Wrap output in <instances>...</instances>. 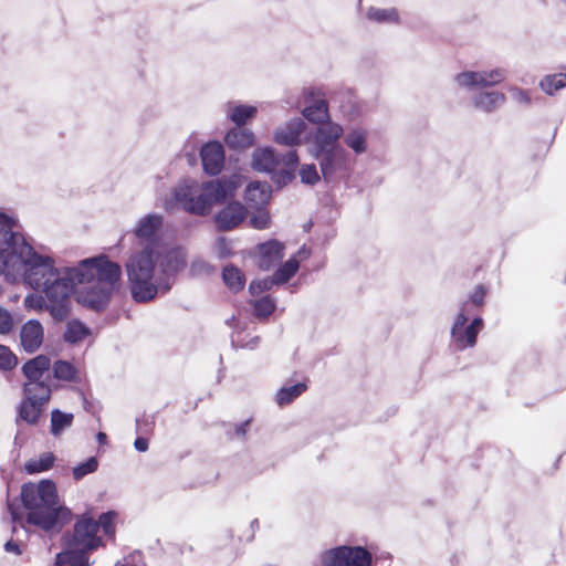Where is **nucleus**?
Returning <instances> with one entry per match:
<instances>
[{"label": "nucleus", "mask_w": 566, "mask_h": 566, "mask_svg": "<svg viewBox=\"0 0 566 566\" xmlns=\"http://www.w3.org/2000/svg\"><path fill=\"white\" fill-rule=\"evenodd\" d=\"M42 403L23 399L20 405L19 416L22 420L30 424H35L43 410Z\"/></svg>", "instance_id": "33"}, {"label": "nucleus", "mask_w": 566, "mask_h": 566, "mask_svg": "<svg viewBox=\"0 0 566 566\" xmlns=\"http://www.w3.org/2000/svg\"><path fill=\"white\" fill-rule=\"evenodd\" d=\"M97 439H98V441L102 443V442H104V441H105V439H106V434H105V433H103V432H99V433L97 434Z\"/></svg>", "instance_id": "57"}, {"label": "nucleus", "mask_w": 566, "mask_h": 566, "mask_svg": "<svg viewBox=\"0 0 566 566\" xmlns=\"http://www.w3.org/2000/svg\"><path fill=\"white\" fill-rule=\"evenodd\" d=\"M270 197L271 187L266 182L252 181L247 186L245 200L254 208L266 205Z\"/></svg>", "instance_id": "23"}, {"label": "nucleus", "mask_w": 566, "mask_h": 566, "mask_svg": "<svg viewBox=\"0 0 566 566\" xmlns=\"http://www.w3.org/2000/svg\"><path fill=\"white\" fill-rule=\"evenodd\" d=\"M186 265L182 248H169L166 253L155 252L150 247L133 251L124 264L132 298L147 303L167 294Z\"/></svg>", "instance_id": "2"}, {"label": "nucleus", "mask_w": 566, "mask_h": 566, "mask_svg": "<svg viewBox=\"0 0 566 566\" xmlns=\"http://www.w3.org/2000/svg\"><path fill=\"white\" fill-rule=\"evenodd\" d=\"M259 337H254L250 343L241 345V347L254 348L258 344Z\"/></svg>", "instance_id": "56"}, {"label": "nucleus", "mask_w": 566, "mask_h": 566, "mask_svg": "<svg viewBox=\"0 0 566 566\" xmlns=\"http://www.w3.org/2000/svg\"><path fill=\"white\" fill-rule=\"evenodd\" d=\"M224 142L232 149H244L252 146L254 134L250 129L234 127L227 133Z\"/></svg>", "instance_id": "27"}, {"label": "nucleus", "mask_w": 566, "mask_h": 566, "mask_svg": "<svg viewBox=\"0 0 566 566\" xmlns=\"http://www.w3.org/2000/svg\"><path fill=\"white\" fill-rule=\"evenodd\" d=\"M24 399L45 405L51 397V388L43 380H28L23 385Z\"/></svg>", "instance_id": "24"}, {"label": "nucleus", "mask_w": 566, "mask_h": 566, "mask_svg": "<svg viewBox=\"0 0 566 566\" xmlns=\"http://www.w3.org/2000/svg\"><path fill=\"white\" fill-rule=\"evenodd\" d=\"M164 217L159 213H148L138 219L133 234L142 244V248H151L155 252L166 253L169 249L165 247L161 230Z\"/></svg>", "instance_id": "9"}, {"label": "nucleus", "mask_w": 566, "mask_h": 566, "mask_svg": "<svg viewBox=\"0 0 566 566\" xmlns=\"http://www.w3.org/2000/svg\"><path fill=\"white\" fill-rule=\"evenodd\" d=\"M322 566H371L373 555L363 546L340 545L319 555Z\"/></svg>", "instance_id": "8"}, {"label": "nucleus", "mask_w": 566, "mask_h": 566, "mask_svg": "<svg viewBox=\"0 0 566 566\" xmlns=\"http://www.w3.org/2000/svg\"><path fill=\"white\" fill-rule=\"evenodd\" d=\"M206 264L203 262H196L192 264V270L195 271L197 269V266H205Z\"/></svg>", "instance_id": "61"}, {"label": "nucleus", "mask_w": 566, "mask_h": 566, "mask_svg": "<svg viewBox=\"0 0 566 566\" xmlns=\"http://www.w3.org/2000/svg\"><path fill=\"white\" fill-rule=\"evenodd\" d=\"M245 218V207L238 201H233L216 214L214 221L220 230L229 231L237 228Z\"/></svg>", "instance_id": "17"}, {"label": "nucleus", "mask_w": 566, "mask_h": 566, "mask_svg": "<svg viewBox=\"0 0 566 566\" xmlns=\"http://www.w3.org/2000/svg\"><path fill=\"white\" fill-rule=\"evenodd\" d=\"M44 329L42 324L36 319L27 321L20 329V345L28 354H33L43 344Z\"/></svg>", "instance_id": "15"}, {"label": "nucleus", "mask_w": 566, "mask_h": 566, "mask_svg": "<svg viewBox=\"0 0 566 566\" xmlns=\"http://www.w3.org/2000/svg\"><path fill=\"white\" fill-rule=\"evenodd\" d=\"M227 116L237 125L242 126L249 119L255 117L258 108L252 105L235 104L230 102L226 105Z\"/></svg>", "instance_id": "26"}, {"label": "nucleus", "mask_w": 566, "mask_h": 566, "mask_svg": "<svg viewBox=\"0 0 566 566\" xmlns=\"http://www.w3.org/2000/svg\"><path fill=\"white\" fill-rule=\"evenodd\" d=\"M274 285H277V283L274 281V275H271L261 280L252 281L249 290L251 294L256 295L271 290Z\"/></svg>", "instance_id": "45"}, {"label": "nucleus", "mask_w": 566, "mask_h": 566, "mask_svg": "<svg viewBox=\"0 0 566 566\" xmlns=\"http://www.w3.org/2000/svg\"><path fill=\"white\" fill-rule=\"evenodd\" d=\"M98 524L91 517L83 516L75 523L69 539V547L78 551H94L102 539L97 536Z\"/></svg>", "instance_id": "12"}, {"label": "nucleus", "mask_w": 566, "mask_h": 566, "mask_svg": "<svg viewBox=\"0 0 566 566\" xmlns=\"http://www.w3.org/2000/svg\"><path fill=\"white\" fill-rule=\"evenodd\" d=\"M298 269V260L295 258H291L273 273L274 281H276L277 285H283L297 273Z\"/></svg>", "instance_id": "34"}, {"label": "nucleus", "mask_w": 566, "mask_h": 566, "mask_svg": "<svg viewBox=\"0 0 566 566\" xmlns=\"http://www.w3.org/2000/svg\"><path fill=\"white\" fill-rule=\"evenodd\" d=\"M216 250L219 258H227L231 254V242L221 237L217 240Z\"/></svg>", "instance_id": "50"}, {"label": "nucleus", "mask_w": 566, "mask_h": 566, "mask_svg": "<svg viewBox=\"0 0 566 566\" xmlns=\"http://www.w3.org/2000/svg\"><path fill=\"white\" fill-rule=\"evenodd\" d=\"M116 516L117 514L114 511H108L101 514L98 521H96L98 528L102 527L105 535L114 536Z\"/></svg>", "instance_id": "43"}, {"label": "nucleus", "mask_w": 566, "mask_h": 566, "mask_svg": "<svg viewBox=\"0 0 566 566\" xmlns=\"http://www.w3.org/2000/svg\"><path fill=\"white\" fill-rule=\"evenodd\" d=\"M368 20L377 23H398L399 14L395 8L370 7L366 13Z\"/></svg>", "instance_id": "30"}, {"label": "nucleus", "mask_w": 566, "mask_h": 566, "mask_svg": "<svg viewBox=\"0 0 566 566\" xmlns=\"http://www.w3.org/2000/svg\"><path fill=\"white\" fill-rule=\"evenodd\" d=\"M54 566H66V565H60V564L57 563V558H56V559H55V565H54Z\"/></svg>", "instance_id": "63"}, {"label": "nucleus", "mask_w": 566, "mask_h": 566, "mask_svg": "<svg viewBox=\"0 0 566 566\" xmlns=\"http://www.w3.org/2000/svg\"><path fill=\"white\" fill-rule=\"evenodd\" d=\"M467 310L458 313L451 327V339L457 349L463 350L475 346L478 334L483 327V319L475 315L468 324L471 316H467Z\"/></svg>", "instance_id": "11"}, {"label": "nucleus", "mask_w": 566, "mask_h": 566, "mask_svg": "<svg viewBox=\"0 0 566 566\" xmlns=\"http://www.w3.org/2000/svg\"><path fill=\"white\" fill-rule=\"evenodd\" d=\"M90 335V328L80 321H71L66 325L64 339L67 343L76 344Z\"/></svg>", "instance_id": "32"}, {"label": "nucleus", "mask_w": 566, "mask_h": 566, "mask_svg": "<svg viewBox=\"0 0 566 566\" xmlns=\"http://www.w3.org/2000/svg\"><path fill=\"white\" fill-rule=\"evenodd\" d=\"M86 552L87 551L70 548L66 552L57 554V563L66 566H87L88 557Z\"/></svg>", "instance_id": "31"}, {"label": "nucleus", "mask_w": 566, "mask_h": 566, "mask_svg": "<svg viewBox=\"0 0 566 566\" xmlns=\"http://www.w3.org/2000/svg\"><path fill=\"white\" fill-rule=\"evenodd\" d=\"M134 447L139 452H145L148 450V440L144 437H138L135 442Z\"/></svg>", "instance_id": "53"}, {"label": "nucleus", "mask_w": 566, "mask_h": 566, "mask_svg": "<svg viewBox=\"0 0 566 566\" xmlns=\"http://www.w3.org/2000/svg\"><path fill=\"white\" fill-rule=\"evenodd\" d=\"M222 280L224 284L233 292L242 290L245 284L244 274L239 268L232 264L223 268Z\"/></svg>", "instance_id": "29"}, {"label": "nucleus", "mask_w": 566, "mask_h": 566, "mask_svg": "<svg viewBox=\"0 0 566 566\" xmlns=\"http://www.w3.org/2000/svg\"><path fill=\"white\" fill-rule=\"evenodd\" d=\"M129 560L127 558L124 559L123 563L120 562H117L115 566H129Z\"/></svg>", "instance_id": "58"}, {"label": "nucleus", "mask_w": 566, "mask_h": 566, "mask_svg": "<svg viewBox=\"0 0 566 566\" xmlns=\"http://www.w3.org/2000/svg\"><path fill=\"white\" fill-rule=\"evenodd\" d=\"M286 104L290 105L291 107H294V108H298L300 107V102H290V101H286Z\"/></svg>", "instance_id": "59"}, {"label": "nucleus", "mask_w": 566, "mask_h": 566, "mask_svg": "<svg viewBox=\"0 0 566 566\" xmlns=\"http://www.w3.org/2000/svg\"><path fill=\"white\" fill-rule=\"evenodd\" d=\"M279 169L280 170H279L277 175L274 176V181L279 186H284L293 179L294 175H293V171H291L289 169L280 168V167H279Z\"/></svg>", "instance_id": "51"}, {"label": "nucleus", "mask_w": 566, "mask_h": 566, "mask_svg": "<svg viewBox=\"0 0 566 566\" xmlns=\"http://www.w3.org/2000/svg\"><path fill=\"white\" fill-rule=\"evenodd\" d=\"M369 129L360 125H352L346 129L344 128L343 140L348 149L354 155L360 156L368 150L369 146Z\"/></svg>", "instance_id": "19"}, {"label": "nucleus", "mask_w": 566, "mask_h": 566, "mask_svg": "<svg viewBox=\"0 0 566 566\" xmlns=\"http://www.w3.org/2000/svg\"><path fill=\"white\" fill-rule=\"evenodd\" d=\"M270 223V216L266 211H260L250 219V224L256 230L268 229Z\"/></svg>", "instance_id": "48"}, {"label": "nucleus", "mask_w": 566, "mask_h": 566, "mask_svg": "<svg viewBox=\"0 0 566 566\" xmlns=\"http://www.w3.org/2000/svg\"><path fill=\"white\" fill-rule=\"evenodd\" d=\"M505 69L496 67L481 71H462L457 73L452 83L455 90L465 93L473 92L478 88L495 86L506 78Z\"/></svg>", "instance_id": "7"}, {"label": "nucleus", "mask_w": 566, "mask_h": 566, "mask_svg": "<svg viewBox=\"0 0 566 566\" xmlns=\"http://www.w3.org/2000/svg\"><path fill=\"white\" fill-rule=\"evenodd\" d=\"M52 373L56 380L76 384L81 382L80 369L67 360H55L52 365Z\"/></svg>", "instance_id": "25"}, {"label": "nucleus", "mask_w": 566, "mask_h": 566, "mask_svg": "<svg viewBox=\"0 0 566 566\" xmlns=\"http://www.w3.org/2000/svg\"><path fill=\"white\" fill-rule=\"evenodd\" d=\"M511 97L514 102L521 105L528 106L532 103V98L530 93L526 90L520 88L517 86H511L509 88Z\"/></svg>", "instance_id": "47"}, {"label": "nucleus", "mask_w": 566, "mask_h": 566, "mask_svg": "<svg viewBox=\"0 0 566 566\" xmlns=\"http://www.w3.org/2000/svg\"><path fill=\"white\" fill-rule=\"evenodd\" d=\"M322 174L319 175L314 164L303 165L300 169V178L303 184L315 185L319 181Z\"/></svg>", "instance_id": "41"}, {"label": "nucleus", "mask_w": 566, "mask_h": 566, "mask_svg": "<svg viewBox=\"0 0 566 566\" xmlns=\"http://www.w3.org/2000/svg\"><path fill=\"white\" fill-rule=\"evenodd\" d=\"M306 390L304 382H297L291 386L282 387L276 394V402L280 406L291 403L294 399L301 396Z\"/></svg>", "instance_id": "37"}, {"label": "nucleus", "mask_w": 566, "mask_h": 566, "mask_svg": "<svg viewBox=\"0 0 566 566\" xmlns=\"http://www.w3.org/2000/svg\"><path fill=\"white\" fill-rule=\"evenodd\" d=\"M21 500L27 511V523L45 532H59L71 518V511L60 504L56 486L50 480L23 484Z\"/></svg>", "instance_id": "4"}, {"label": "nucleus", "mask_w": 566, "mask_h": 566, "mask_svg": "<svg viewBox=\"0 0 566 566\" xmlns=\"http://www.w3.org/2000/svg\"><path fill=\"white\" fill-rule=\"evenodd\" d=\"M73 422V413L62 412L59 409L51 411V433L60 436Z\"/></svg>", "instance_id": "36"}, {"label": "nucleus", "mask_w": 566, "mask_h": 566, "mask_svg": "<svg viewBox=\"0 0 566 566\" xmlns=\"http://www.w3.org/2000/svg\"><path fill=\"white\" fill-rule=\"evenodd\" d=\"M340 112L348 119H356L364 113V105L354 96H348L347 102L340 105Z\"/></svg>", "instance_id": "39"}, {"label": "nucleus", "mask_w": 566, "mask_h": 566, "mask_svg": "<svg viewBox=\"0 0 566 566\" xmlns=\"http://www.w3.org/2000/svg\"><path fill=\"white\" fill-rule=\"evenodd\" d=\"M51 368V359L46 355H38L22 366V373L28 380H42L43 375Z\"/></svg>", "instance_id": "22"}, {"label": "nucleus", "mask_w": 566, "mask_h": 566, "mask_svg": "<svg viewBox=\"0 0 566 566\" xmlns=\"http://www.w3.org/2000/svg\"><path fill=\"white\" fill-rule=\"evenodd\" d=\"M193 184V179H185L178 182L168 195L159 199L158 206L166 212L171 213L177 209H182L190 214L189 207L192 205Z\"/></svg>", "instance_id": "13"}, {"label": "nucleus", "mask_w": 566, "mask_h": 566, "mask_svg": "<svg viewBox=\"0 0 566 566\" xmlns=\"http://www.w3.org/2000/svg\"><path fill=\"white\" fill-rule=\"evenodd\" d=\"M566 85V75L565 74H553L546 75L541 82L539 87L543 92L548 95L555 94L557 91L562 90Z\"/></svg>", "instance_id": "38"}, {"label": "nucleus", "mask_w": 566, "mask_h": 566, "mask_svg": "<svg viewBox=\"0 0 566 566\" xmlns=\"http://www.w3.org/2000/svg\"><path fill=\"white\" fill-rule=\"evenodd\" d=\"M251 527H252V528L259 527V521H258V520H253V521L251 522Z\"/></svg>", "instance_id": "62"}, {"label": "nucleus", "mask_w": 566, "mask_h": 566, "mask_svg": "<svg viewBox=\"0 0 566 566\" xmlns=\"http://www.w3.org/2000/svg\"><path fill=\"white\" fill-rule=\"evenodd\" d=\"M506 101L505 94L496 91H482L472 97V105L474 108L492 113L502 106Z\"/></svg>", "instance_id": "21"}, {"label": "nucleus", "mask_w": 566, "mask_h": 566, "mask_svg": "<svg viewBox=\"0 0 566 566\" xmlns=\"http://www.w3.org/2000/svg\"><path fill=\"white\" fill-rule=\"evenodd\" d=\"M488 290L483 284H478L474 290L468 295V298L459 306V312L462 313L465 308L467 316H475L478 311L484 305Z\"/></svg>", "instance_id": "28"}, {"label": "nucleus", "mask_w": 566, "mask_h": 566, "mask_svg": "<svg viewBox=\"0 0 566 566\" xmlns=\"http://www.w3.org/2000/svg\"><path fill=\"white\" fill-rule=\"evenodd\" d=\"M8 270L22 271L25 284L45 293L53 306L55 317H63L65 308L61 304L76 283L90 282L98 275V286L86 287L78 294V301L93 307L103 305L112 282L118 277L119 269L106 255L80 261L75 266L59 268L55 260L36 252L20 232L17 217L0 207V274Z\"/></svg>", "instance_id": "1"}, {"label": "nucleus", "mask_w": 566, "mask_h": 566, "mask_svg": "<svg viewBox=\"0 0 566 566\" xmlns=\"http://www.w3.org/2000/svg\"><path fill=\"white\" fill-rule=\"evenodd\" d=\"M14 328V319L11 312L0 306V335H9Z\"/></svg>", "instance_id": "46"}, {"label": "nucleus", "mask_w": 566, "mask_h": 566, "mask_svg": "<svg viewBox=\"0 0 566 566\" xmlns=\"http://www.w3.org/2000/svg\"><path fill=\"white\" fill-rule=\"evenodd\" d=\"M238 187L235 179H214L205 182L195 180L192 205L190 214L197 217L208 216L214 203L222 202L233 196Z\"/></svg>", "instance_id": "5"}, {"label": "nucleus", "mask_w": 566, "mask_h": 566, "mask_svg": "<svg viewBox=\"0 0 566 566\" xmlns=\"http://www.w3.org/2000/svg\"><path fill=\"white\" fill-rule=\"evenodd\" d=\"M8 510H9V512H10L11 517H12V521H13L14 523H17V522H20V521H21V517L19 516V514H18L17 510L14 509V506H13L11 503H8Z\"/></svg>", "instance_id": "55"}, {"label": "nucleus", "mask_w": 566, "mask_h": 566, "mask_svg": "<svg viewBox=\"0 0 566 566\" xmlns=\"http://www.w3.org/2000/svg\"><path fill=\"white\" fill-rule=\"evenodd\" d=\"M298 164V155L296 150H290L284 156L280 157V166L281 168L289 169L294 171V168Z\"/></svg>", "instance_id": "49"}, {"label": "nucleus", "mask_w": 566, "mask_h": 566, "mask_svg": "<svg viewBox=\"0 0 566 566\" xmlns=\"http://www.w3.org/2000/svg\"><path fill=\"white\" fill-rule=\"evenodd\" d=\"M114 263L118 266V269H119V273H118V277H117L116 280H114V282H112V289H111V291H109V294H108V296H107L106 302H105L103 305L98 306V307H93V306H88V305H86V304H84V303H82V302H80V301H78V294H80L83 290H85L86 287L95 289V287H97V286H98V283H99L98 279H99V277H98V275H94V276L90 280V282L76 283V284L74 285V287H73L72 292L70 293V295H67V297L65 298V301H63V302L61 303V304L64 306V308H65V314L63 315V317H61V319L65 318V317H66V315H67V306H66V303H67V301H69L70 296H71L74 292L76 293V301H77L80 304H82L83 306H85V307H88V308H92V310H95V311H101V310H103V308H105V307H106V305L108 304V302H109V300H111V297H112L113 293H114V292H115V290L117 289V285H118L119 281H120V277H122V268H120V265H119L118 263H116V262H114ZM33 290H34V291H36L35 289H33ZM38 291L42 293V291H41V290H38ZM43 294H45V293L43 292ZM44 296H45V297H43L42 295H39V294H29V295L24 298V301H23V305H24V307H25L27 310H34V311H38V310H42V308L46 305V304H45V303H46V301H49V302H50V313H51V315L55 318V316H54V315H53V313H52V308H53V306H55V305H57V304H56V303H54V302H51V301L48 298V296H46V295H44ZM56 319H60V317H56Z\"/></svg>", "instance_id": "6"}, {"label": "nucleus", "mask_w": 566, "mask_h": 566, "mask_svg": "<svg viewBox=\"0 0 566 566\" xmlns=\"http://www.w3.org/2000/svg\"><path fill=\"white\" fill-rule=\"evenodd\" d=\"M304 107L302 108L303 117L316 128L327 126L329 123H335L331 119L328 102L325 93L317 87H307L303 90Z\"/></svg>", "instance_id": "10"}, {"label": "nucleus", "mask_w": 566, "mask_h": 566, "mask_svg": "<svg viewBox=\"0 0 566 566\" xmlns=\"http://www.w3.org/2000/svg\"><path fill=\"white\" fill-rule=\"evenodd\" d=\"M4 551L8 552V553H12L14 555H20L21 554V549H20L19 545L15 542H13V541H8L4 544Z\"/></svg>", "instance_id": "54"}, {"label": "nucleus", "mask_w": 566, "mask_h": 566, "mask_svg": "<svg viewBox=\"0 0 566 566\" xmlns=\"http://www.w3.org/2000/svg\"><path fill=\"white\" fill-rule=\"evenodd\" d=\"M54 455L51 452L41 454L39 458L30 459L24 464V470L29 474L41 473L52 468L54 463Z\"/></svg>", "instance_id": "35"}, {"label": "nucleus", "mask_w": 566, "mask_h": 566, "mask_svg": "<svg viewBox=\"0 0 566 566\" xmlns=\"http://www.w3.org/2000/svg\"><path fill=\"white\" fill-rule=\"evenodd\" d=\"M283 256L284 245L276 240L260 243L256 247V263L263 271H268L276 265Z\"/></svg>", "instance_id": "18"}, {"label": "nucleus", "mask_w": 566, "mask_h": 566, "mask_svg": "<svg viewBox=\"0 0 566 566\" xmlns=\"http://www.w3.org/2000/svg\"><path fill=\"white\" fill-rule=\"evenodd\" d=\"M254 314L258 317H268L275 308V303L270 296H264L253 303Z\"/></svg>", "instance_id": "42"}, {"label": "nucleus", "mask_w": 566, "mask_h": 566, "mask_svg": "<svg viewBox=\"0 0 566 566\" xmlns=\"http://www.w3.org/2000/svg\"><path fill=\"white\" fill-rule=\"evenodd\" d=\"M306 129L305 120L301 117H294L275 128L273 139L276 144L289 147L306 144V137L311 135H305Z\"/></svg>", "instance_id": "14"}, {"label": "nucleus", "mask_w": 566, "mask_h": 566, "mask_svg": "<svg viewBox=\"0 0 566 566\" xmlns=\"http://www.w3.org/2000/svg\"><path fill=\"white\" fill-rule=\"evenodd\" d=\"M343 134L344 127L339 123H329L325 127L315 128L306 137L307 151L317 160L322 178L327 184L348 179L354 169L355 159L339 144Z\"/></svg>", "instance_id": "3"}, {"label": "nucleus", "mask_w": 566, "mask_h": 566, "mask_svg": "<svg viewBox=\"0 0 566 566\" xmlns=\"http://www.w3.org/2000/svg\"><path fill=\"white\" fill-rule=\"evenodd\" d=\"M252 168L260 172H274L280 167V157L272 147L256 148L252 155Z\"/></svg>", "instance_id": "20"}, {"label": "nucleus", "mask_w": 566, "mask_h": 566, "mask_svg": "<svg viewBox=\"0 0 566 566\" xmlns=\"http://www.w3.org/2000/svg\"><path fill=\"white\" fill-rule=\"evenodd\" d=\"M97 468L98 460L95 457H90L86 461L73 468V478L74 480L80 481L87 474L95 472Z\"/></svg>", "instance_id": "40"}, {"label": "nucleus", "mask_w": 566, "mask_h": 566, "mask_svg": "<svg viewBox=\"0 0 566 566\" xmlns=\"http://www.w3.org/2000/svg\"><path fill=\"white\" fill-rule=\"evenodd\" d=\"M249 424H250V420H245L244 422L237 424L235 430H234L235 437L244 438L247 434V429H248Z\"/></svg>", "instance_id": "52"}, {"label": "nucleus", "mask_w": 566, "mask_h": 566, "mask_svg": "<svg viewBox=\"0 0 566 566\" xmlns=\"http://www.w3.org/2000/svg\"><path fill=\"white\" fill-rule=\"evenodd\" d=\"M202 168L206 174L216 176L220 174L224 164L223 146L218 142H210L200 150Z\"/></svg>", "instance_id": "16"}, {"label": "nucleus", "mask_w": 566, "mask_h": 566, "mask_svg": "<svg viewBox=\"0 0 566 566\" xmlns=\"http://www.w3.org/2000/svg\"><path fill=\"white\" fill-rule=\"evenodd\" d=\"M297 253H298L300 255H303L304 258H306V256H307V254H308L304 247H303V248H301V249L298 250V252H297Z\"/></svg>", "instance_id": "60"}, {"label": "nucleus", "mask_w": 566, "mask_h": 566, "mask_svg": "<svg viewBox=\"0 0 566 566\" xmlns=\"http://www.w3.org/2000/svg\"><path fill=\"white\" fill-rule=\"evenodd\" d=\"M18 364L17 356L12 353V350L4 345L0 344V369L2 370H11Z\"/></svg>", "instance_id": "44"}]
</instances>
